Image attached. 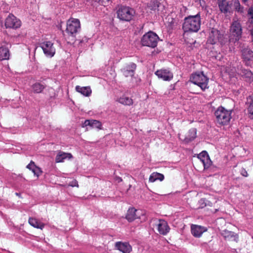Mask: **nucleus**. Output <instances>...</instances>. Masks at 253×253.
Here are the masks:
<instances>
[{"mask_svg":"<svg viewBox=\"0 0 253 253\" xmlns=\"http://www.w3.org/2000/svg\"><path fill=\"white\" fill-rule=\"evenodd\" d=\"M201 25L200 12L195 15H189L184 18L182 24V29L185 33L197 32Z\"/></svg>","mask_w":253,"mask_h":253,"instance_id":"1","label":"nucleus"},{"mask_svg":"<svg viewBox=\"0 0 253 253\" xmlns=\"http://www.w3.org/2000/svg\"><path fill=\"white\" fill-rule=\"evenodd\" d=\"M217 42L221 45L228 44L229 41L226 35H224L219 30L212 28L210 33L208 39V42L211 44H214Z\"/></svg>","mask_w":253,"mask_h":253,"instance_id":"2","label":"nucleus"},{"mask_svg":"<svg viewBox=\"0 0 253 253\" xmlns=\"http://www.w3.org/2000/svg\"><path fill=\"white\" fill-rule=\"evenodd\" d=\"M190 81L199 86L202 90L209 88V78L204 75L203 72L192 74L190 77Z\"/></svg>","mask_w":253,"mask_h":253,"instance_id":"3","label":"nucleus"},{"mask_svg":"<svg viewBox=\"0 0 253 253\" xmlns=\"http://www.w3.org/2000/svg\"><path fill=\"white\" fill-rule=\"evenodd\" d=\"M230 33L229 42H235L241 38L242 27L239 21L234 20L232 22L230 27Z\"/></svg>","mask_w":253,"mask_h":253,"instance_id":"4","label":"nucleus"},{"mask_svg":"<svg viewBox=\"0 0 253 253\" xmlns=\"http://www.w3.org/2000/svg\"><path fill=\"white\" fill-rule=\"evenodd\" d=\"M214 115L217 123L226 125L228 124L231 118V111L227 110L220 106L215 111Z\"/></svg>","mask_w":253,"mask_h":253,"instance_id":"5","label":"nucleus"},{"mask_svg":"<svg viewBox=\"0 0 253 253\" xmlns=\"http://www.w3.org/2000/svg\"><path fill=\"white\" fill-rule=\"evenodd\" d=\"M159 37L154 32L149 31L145 33L141 39V43L143 46L155 48L157 46Z\"/></svg>","mask_w":253,"mask_h":253,"instance_id":"6","label":"nucleus"},{"mask_svg":"<svg viewBox=\"0 0 253 253\" xmlns=\"http://www.w3.org/2000/svg\"><path fill=\"white\" fill-rule=\"evenodd\" d=\"M117 17L122 21L129 22L134 17L135 11L129 6H121L117 11Z\"/></svg>","mask_w":253,"mask_h":253,"instance_id":"7","label":"nucleus"},{"mask_svg":"<svg viewBox=\"0 0 253 253\" xmlns=\"http://www.w3.org/2000/svg\"><path fill=\"white\" fill-rule=\"evenodd\" d=\"M81 30V23L78 19L71 18L67 23L66 32L70 36L75 37Z\"/></svg>","mask_w":253,"mask_h":253,"instance_id":"8","label":"nucleus"},{"mask_svg":"<svg viewBox=\"0 0 253 253\" xmlns=\"http://www.w3.org/2000/svg\"><path fill=\"white\" fill-rule=\"evenodd\" d=\"M40 46L42 48L44 54L48 57H53L55 53V48L53 43L50 41H44L40 43Z\"/></svg>","mask_w":253,"mask_h":253,"instance_id":"9","label":"nucleus"},{"mask_svg":"<svg viewBox=\"0 0 253 253\" xmlns=\"http://www.w3.org/2000/svg\"><path fill=\"white\" fill-rule=\"evenodd\" d=\"M21 25V21L12 14H9L5 20L6 28L17 29Z\"/></svg>","mask_w":253,"mask_h":253,"instance_id":"10","label":"nucleus"},{"mask_svg":"<svg viewBox=\"0 0 253 253\" xmlns=\"http://www.w3.org/2000/svg\"><path fill=\"white\" fill-rule=\"evenodd\" d=\"M155 74L159 79L166 82L171 81L173 78V74L169 68L158 70Z\"/></svg>","mask_w":253,"mask_h":253,"instance_id":"11","label":"nucleus"},{"mask_svg":"<svg viewBox=\"0 0 253 253\" xmlns=\"http://www.w3.org/2000/svg\"><path fill=\"white\" fill-rule=\"evenodd\" d=\"M197 158L202 162L204 169H208L212 164L210 156L206 151H202L198 155Z\"/></svg>","mask_w":253,"mask_h":253,"instance_id":"12","label":"nucleus"},{"mask_svg":"<svg viewBox=\"0 0 253 253\" xmlns=\"http://www.w3.org/2000/svg\"><path fill=\"white\" fill-rule=\"evenodd\" d=\"M241 52L242 57L246 65L250 66L251 61L253 59V51L250 48L247 47L243 48Z\"/></svg>","mask_w":253,"mask_h":253,"instance_id":"13","label":"nucleus"},{"mask_svg":"<svg viewBox=\"0 0 253 253\" xmlns=\"http://www.w3.org/2000/svg\"><path fill=\"white\" fill-rule=\"evenodd\" d=\"M136 68V65L134 63H130L121 69L123 74L126 77H132L134 75Z\"/></svg>","mask_w":253,"mask_h":253,"instance_id":"14","label":"nucleus"},{"mask_svg":"<svg viewBox=\"0 0 253 253\" xmlns=\"http://www.w3.org/2000/svg\"><path fill=\"white\" fill-rule=\"evenodd\" d=\"M157 229L160 234L166 235L169 232L170 228L166 220L160 219L157 224Z\"/></svg>","mask_w":253,"mask_h":253,"instance_id":"15","label":"nucleus"},{"mask_svg":"<svg viewBox=\"0 0 253 253\" xmlns=\"http://www.w3.org/2000/svg\"><path fill=\"white\" fill-rule=\"evenodd\" d=\"M115 248L123 253H130L132 251V247L128 242H117Z\"/></svg>","mask_w":253,"mask_h":253,"instance_id":"16","label":"nucleus"},{"mask_svg":"<svg viewBox=\"0 0 253 253\" xmlns=\"http://www.w3.org/2000/svg\"><path fill=\"white\" fill-rule=\"evenodd\" d=\"M221 235L225 239L229 241H234L238 242L239 236L235 232L225 229L222 231Z\"/></svg>","mask_w":253,"mask_h":253,"instance_id":"17","label":"nucleus"},{"mask_svg":"<svg viewBox=\"0 0 253 253\" xmlns=\"http://www.w3.org/2000/svg\"><path fill=\"white\" fill-rule=\"evenodd\" d=\"M192 234L195 237L199 238L202 234L207 231V229L202 226L197 225H192L191 226Z\"/></svg>","mask_w":253,"mask_h":253,"instance_id":"18","label":"nucleus"},{"mask_svg":"<svg viewBox=\"0 0 253 253\" xmlns=\"http://www.w3.org/2000/svg\"><path fill=\"white\" fill-rule=\"evenodd\" d=\"M89 126L92 128H97L98 129H102V124L101 123L96 120H86L84 121L83 124V126Z\"/></svg>","mask_w":253,"mask_h":253,"instance_id":"19","label":"nucleus"},{"mask_svg":"<svg viewBox=\"0 0 253 253\" xmlns=\"http://www.w3.org/2000/svg\"><path fill=\"white\" fill-rule=\"evenodd\" d=\"M137 211H138L134 208H129L126 215V218L129 222H132L135 219L138 218L139 216L136 213Z\"/></svg>","mask_w":253,"mask_h":253,"instance_id":"20","label":"nucleus"},{"mask_svg":"<svg viewBox=\"0 0 253 253\" xmlns=\"http://www.w3.org/2000/svg\"><path fill=\"white\" fill-rule=\"evenodd\" d=\"M76 90L86 97H89L91 95L92 90L90 86H81L77 85L75 87Z\"/></svg>","mask_w":253,"mask_h":253,"instance_id":"21","label":"nucleus"},{"mask_svg":"<svg viewBox=\"0 0 253 253\" xmlns=\"http://www.w3.org/2000/svg\"><path fill=\"white\" fill-rule=\"evenodd\" d=\"M72 157V155L71 153L60 151L56 156L55 162L56 163H62L64 162V160H69L71 159Z\"/></svg>","mask_w":253,"mask_h":253,"instance_id":"22","label":"nucleus"},{"mask_svg":"<svg viewBox=\"0 0 253 253\" xmlns=\"http://www.w3.org/2000/svg\"><path fill=\"white\" fill-rule=\"evenodd\" d=\"M9 57V51L8 44L6 46L1 45L0 46V60H7Z\"/></svg>","mask_w":253,"mask_h":253,"instance_id":"23","label":"nucleus"},{"mask_svg":"<svg viewBox=\"0 0 253 253\" xmlns=\"http://www.w3.org/2000/svg\"><path fill=\"white\" fill-rule=\"evenodd\" d=\"M117 101L123 105L126 106H130L133 103V100L126 95H123L118 98Z\"/></svg>","mask_w":253,"mask_h":253,"instance_id":"24","label":"nucleus"},{"mask_svg":"<svg viewBox=\"0 0 253 253\" xmlns=\"http://www.w3.org/2000/svg\"><path fill=\"white\" fill-rule=\"evenodd\" d=\"M29 223L33 227L42 229L44 227V224L40 222L37 219L33 217H30L28 220Z\"/></svg>","mask_w":253,"mask_h":253,"instance_id":"25","label":"nucleus"},{"mask_svg":"<svg viewBox=\"0 0 253 253\" xmlns=\"http://www.w3.org/2000/svg\"><path fill=\"white\" fill-rule=\"evenodd\" d=\"M218 7L220 10L224 13L229 11V2L226 0H218Z\"/></svg>","mask_w":253,"mask_h":253,"instance_id":"26","label":"nucleus"},{"mask_svg":"<svg viewBox=\"0 0 253 253\" xmlns=\"http://www.w3.org/2000/svg\"><path fill=\"white\" fill-rule=\"evenodd\" d=\"M197 136V130L195 128L190 129L188 131V135L185 137L184 141L186 143H189L193 141Z\"/></svg>","mask_w":253,"mask_h":253,"instance_id":"27","label":"nucleus"},{"mask_svg":"<svg viewBox=\"0 0 253 253\" xmlns=\"http://www.w3.org/2000/svg\"><path fill=\"white\" fill-rule=\"evenodd\" d=\"M164 179V175L163 174L158 172H153L150 175L149 181L150 182H154L158 180L162 181Z\"/></svg>","mask_w":253,"mask_h":253,"instance_id":"28","label":"nucleus"},{"mask_svg":"<svg viewBox=\"0 0 253 253\" xmlns=\"http://www.w3.org/2000/svg\"><path fill=\"white\" fill-rule=\"evenodd\" d=\"M45 85L40 83H36L32 86V88L34 92L39 93L44 89Z\"/></svg>","mask_w":253,"mask_h":253,"instance_id":"29","label":"nucleus"},{"mask_svg":"<svg viewBox=\"0 0 253 253\" xmlns=\"http://www.w3.org/2000/svg\"><path fill=\"white\" fill-rule=\"evenodd\" d=\"M233 1L234 2V6L236 11L241 13L243 12V7L241 6L239 0H233Z\"/></svg>","mask_w":253,"mask_h":253,"instance_id":"30","label":"nucleus"},{"mask_svg":"<svg viewBox=\"0 0 253 253\" xmlns=\"http://www.w3.org/2000/svg\"><path fill=\"white\" fill-rule=\"evenodd\" d=\"M243 76L246 78L251 79L253 77V73L249 70L244 69L242 71Z\"/></svg>","mask_w":253,"mask_h":253,"instance_id":"31","label":"nucleus"},{"mask_svg":"<svg viewBox=\"0 0 253 253\" xmlns=\"http://www.w3.org/2000/svg\"><path fill=\"white\" fill-rule=\"evenodd\" d=\"M249 117L253 119V101L251 102L248 108Z\"/></svg>","mask_w":253,"mask_h":253,"instance_id":"32","label":"nucleus"},{"mask_svg":"<svg viewBox=\"0 0 253 253\" xmlns=\"http://www.w3.org/2000/svg\"><path fill=\"white\" fill-rule=\"evenodd\" d=\"M42 171L41 169L38 167H37L35 169H34L33 173L37 177L42 174Z\"/></svg>","mask_w":253,"mask_h":253,"instance_id":"33","label":"nucleus"},{"mask_svg":"<svg viewBox=\"0 0 253 253\" xmlns=\"http://www.w3.org/2000/svg\"><path fill=\"white\" fill-rule=\"evenodd\" d=\"M37 167V166L35 165L34 162L31 161L26 167L33 172L34 169H35Z\"/></svg>","mask_w":253,"mask_h":253,"instance_id":"34","label":"nucleus"},{"mask_svg":"<svg viewBox=\"0 0 253 253\" xmlns=\"http://www.w3.org/2000/svg\"><path fill=\"white\" fill-rule=\"evenodd\" d=\"M241 174L244 177L248 176V173L247 170L244 168H242V169L241 170Z\"/></svg>","mask_w":253,"mask_h":253,"instance_id":"35","label":"nucleus"},{"mask_svg":"<svg viewBox=\"0 0 253 253\" xmlns=\"http://www.w3.org/2000/svg\"><path fill=\"white\" fill-rule=\"evenodd\" d=\"M69 185L72 187H75V186L78 187L79 186L78 182L76 180H74L72 181L70 183Z\"/></svg>","mask_w":253,"mask_h":253,"instance_id":"36","label":"nucleus"},{"mask_svg":"<svg viewBox=\"0 0 253 253\" xmlns=\"http://www.w3.org/2000/svg\"><path fill=\"white\" fill-rule=\"evenodd\" d=\"M89 38L86 37H84V38H83V39L81 40V42H80V43L82 44V43H86L88 42V41L89 40Z\"/></svg>","mask_w":253,"mask_h":253,"instance_id":"37","label":"nucleus"},{"mask_svg":"<svg viewBox=\"0 0 253 253\" xmlns=\"http://www.w3.org/2000/svg\"><path fill=\"white\" fill-rule=\"evenodd\" d=\"M249 14L251 15V17L249 19V21L251 23H253V11H250Z\"/></svg>","mask_w":253,"mask_h":253,"instance_id":"38","label":"nucleus"},{"mask_svg":"<svg viewBox=\"0 0 253 253\" xmlns=\"http://www.w3.org/2000/svg\"><path fill=\"white\" fill-rule=\"evenodd\" d=\"M158 7H159V5L158 4V2L156 1V3H154L153 6L151 9L152 10H155Z\"/></svg>","mask_w":253,"mask_h":253,"instance_id":"39","label":"nucleus"},{"mask_svg":"<svg viewBox=\"0 0 253 253\" xmlns=\"http://www.w3.org/2000/svg\"><path fill=\"white\" fill-rule=\"evenodd\" d=\"M95 1L101 5H105L103 0H95Z\"/></svg>","mask_w":253,"mask_h":253,"instance_id":"40","label":"nucleus"},{"mask_svg":"<svg viewBox=\"0 0 253 253\" xmlns=\"http://www.w3.org/2000/svg\"><path fill=\"white\" fill-rule=\"evenodd\" d=\"M251 36H252V41L253 42V30H252L251 31Z\"/></svg>","mask_w":253,"mask_h":253,"instance_id":"41","label":"nucleus"},{"mask_svg":"<svg viewBox=\"0 0 253 253\" xmlns=\"http://www.w3.org/2000/svg\"><path fill=\"white\" fill-rule=\"evenodd\" d=\"M15 194H16V195H17V196L20 197V193H15Z\"/></svg>","mask_w":253,"mask_h":253,"instance_id":"42","label":"nucleus"},{"mask_svg":"<svg viewBox=\"0 0 253 253\" xmlns=\"http://www.w3.org/2000/svg\"><path fill=\"white\" fill-rule=\"evenodd\" d=\"M243 2H246L248 1V0H242Z\"/></svg>","mask_w":253,"mask_h":253,"instance_id":"43","label":"nucleus"},{"mask_svg":"<svg viewBox=\"0 0 253 253\" xmlns=\"http://www.w3.org/2000/svg\"><path fill=\"white\" fill-rule=\"evenodd\" d=\"M155 1H156V0H154V1H153V2H155Z\"/></svg>","mask_w":253,"mask_h":253,"instance_id":"44","label":"nucleus"},{"mask_svg":"<svg viewBox=\"0 0 253 253\" xmlns=\"http://www.w3.org/2000/svg\"><path fill=\"white\" fill-rule=\"evenodd\" d=\"M155 1H156V0H154V1H153V2H155Z\"/></svg>","mask_w":253,"mask_h":253,"instance_id":"45","label":"nucleus"}]
</instances>
